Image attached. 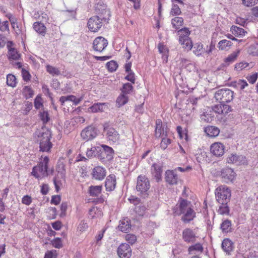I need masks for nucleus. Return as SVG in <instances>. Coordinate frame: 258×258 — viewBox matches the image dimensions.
<instances>
[{"instance_id": "19", "label": "nucleus", "mask_w": 258, "mask_h": 258, "mask_svg": "<svg viewBox=\"0 0 258 258\" xmlns=\"http://www.w3.org/2000/svg\"><path fill=\"white\" fill-rule=\"evenodd\" d=\"M212 109L216 113L225 115L231 111V107L225 103H220L214 106Z\"/></svg>"}, {"instance_id": "33", "label": "nucleus", "mask_w": 258, "mask_h": 258, "mask_svg": "<svg viewBox=\"0 0 258 258\" xmlns=\"http://www.w3.org/2000/svg\"><path fill=\"white\" fill-rule=\"evenodd\" d=\"M8 57L9 60H19L21 57V54L16 48L9 50L8 52Z\"/></svg>"}, {"instance_id": "12", "label": "nucleus", "mask_w": 258, "mask_h": 258, "mask_svg": "<svg viewBox=\"0 0 258 258\" xmlns=\"http://www.w3.org/2000/svg\"><path fill=\"white\" fill-rule=\"evenodd\" d=\"M155 136L156 138L167 137L168 129L166 125L162 124L161 119H157L156 121Z\"/></svg>"}, {"instance_id": "17", "label": "nucleus", "mask_w": 258, "mask_h": 258, "mask_svg": "<svg viewBox=\"0 0 258 258\" xmlns=\"http://www.w3.org/2000/svg\"><path fill=\"white\" fill-rule=\"evenodd\" d=\"M221 176L225 182H228L234 179L236 174L232 169L226 167L221 170Z\"/></svg>"}, {"instance_id": "50", "label": "nucleus", "mask_w": 258, "mask_h": 258, "mask_svg": "<svg viewBox=\"0 0 258 258\" xmlns=\"http://www.w3.org/2000/svg\"><path fill=\"white\" fill-rule=\"evenodd\" d=\"M25 97L28 99L32 97L33 96V91L29 86H25L23 89Z\"/></svg>"}, {"instance_id": "64", "label": "nucleus", "mask_w": 258, "mask_h": 258, "mask_svg": "<svg viewBox=\"0 0 258 258\" xmlns=\"http://www.w3.org/2000/svg\"><path fill=\"white\" fill-rule=\"evenodd\" d=\"M128 200L130 201V202L134 205L136 206H139L140 203V200L138 198L134 197H131L128 199Z\"/></svg>"}, {"instance_id": "59", "label": "nucleus", "mask_w": 258, "mask_h": 258, "mask_svg": "<svg viewBox=\"0 0 258 258\" xmlns=\"http://www.w3.org/2000/svg\"><path fill=\"white\" fill-rule=\"evenodd\" d=\"M22 75L23 79L25 81H28L30 80L31 75L29 73L24 69H22Z\"/></svg>"}, {"instance_id": "43", "label": "nucleus", "mask_w": 258, "mask_h": 258, "mask_svg": "<svg viewBox=\"0 0 258 258\" xmlns=\"http://www.w3.org/2000/svg\"><path fill=\"white\" fill-rule=\"evenodd\" d=\"M46 71L48 73L53 76H58L60 75V71L58 70V68L50 65H47L46 66Z\"/></svg>"}, {"instance_id": "1", "label": "nucleus", "mask_w": 258, "mask_h": 258, "mask_svg": "<svg viewBox=\"0 0 258 258\" xmlns=\"http://www.w3.org/2000/svg\"><path fill=\"white\" fill-rule=\"evenodd\" d=\"M175 216L182 215L181 220L185 223H188L196 217V213L192 208L190 202L181 199L173 208Z\"/></svg>"}, {"instance_id": "8", "label": "nucleus", "mask_w": 258, "mask_h": 258, "mask_svg": "<svg viewBox=\"0 0 258 258\" xmlns=\"http://www.w3.org/2000/svg\"><path fill=\"white\" fill-rule=\"evenodd\" d=\"M102 20L98 16H94L89 19L87 23V27L89 30L93 32H97L102 26Z\"/></svg>"}, {"instance_id": "20", "label": "nucleus", "mask_w": 258, "mask_h": 258, "mask_svg": "<svg viewBox=\"0 0 258 258\" xmlns=\"http://www.w3.org/2000/svg\"><path fill=\"white\" fill-rule=\"evenodd\" d=\"M106 170L101 166H97L93 168L92 172L93 178L98 180H103L106 176Z\"/></svg>"}, {"instance_id": "60", "label": "nucleus", "mask_w": 258, "mask_h": 258, "mask_svg": "<svg viewBox=\"0 0 258 258\" xmlns=\"http://www.w3.org/2000/svg\"><path fill=\"white\" fill-rule=\"evenodd\" d=\"M68 205L66 203H62L60 206V216L63 217L66 216V211L67 210Z\"/></svg>"}, {"instance_id": "29", "label": "nucleus", "mask_w": 258, "mask_h": 258, "mask_svg": "<svg viewBox=\"0 0 258 258\" xmlns=\"http://www.w3.org/2000/svg\"><path fill=\"white\" fill-rule=\"evenodd\" d=\"M102 186L101 185L93 186L89 187V192L91 196L98 197L101 194Z\"/></svg>"}, {"instance_id": "10", "label": "nucleus", "mask_w": 258, "mask_h": 258, "mask_svg": "<svg viewBox=\"0 0 258 258\" xmlns=\"http://www.w3.org/2000/svg\"><path fill=\"white\" fill-rule=\"evenodd\" d=\"M96 11L101 20L107 23L108 22L111 14L109 10L107 8L105 5H98L96 7Z\"/></svg>"}, {"instance_id": "37", "label": "nucleus", "mask_w": 258, "mask_h": 258, "mask_svg": "<svg viewBox=\"0 0 258 258\" xmlns=\"http://www.w3.org/2000/svg\"><path fill=\"white\" fill-rule=\"evenodd\" d=\"M133 87L131 83H127L123 85L121 93L125 96H128L133 91Z\"/></svg>"}, {"instance_id": "3", "label": "nucleus", "mask_w": 258, "mask_h": 258, "mask_svg": "<svg viewBox=\"0 0 258 258\" xmlns=\"http://www.w3.org/2000/svg\"><path fill=\"white\" fill-rule=\"evenodd\" d=\"M103 131L105 138L108 141L115 143L119 141L120 135L109 122H105L103 125Z\"/></svg>"}, {"instance_id": "49", "label": "nucleus", "mask_w": 258, "mask_h": 258, "mask_svg": "<svg viewBox=\"0 0 258 258\" xmlns=\"http://www.w3.org/2000/svg\"><path fill=\"white\" fill-rule=\"evenodd\" d=\"M245 157L243 155L237 156L236 154H232L229 157L228 161H244Z\"/></svg>"}, {"instance_id": "22", "label": "nucleus", "mask_w": 258, "mask_h": 258, "mask_svg": "<svg viewBox=\"0 0 258 258\" xmlns=\"http://www.w3.org/2000/svg\"><path fill=\"white\" fill-rule=\"evenodd\" d=\"M116 181L115 176L113 174H111L108 176L105 182V186L107 191L113 190L116 186Z\"/></svg>"}, {"instance_id": "31", "label": "nucleus", "mask_w": 258, "mask_h": 258, "mask_svg": "<svg viewBox=\"0 0 258 258\" xmlns=\"http://www.w3.org/2000/svg\"><path fill=\"white\" fill-rule=\"evenodd\" d=\"M128 101V96H125L124 94L121 93L116 98V106L118 107H120L126 104Z\"/></svg>"}, {"instance_id": "25", "label": "nucleus", "mask_w": 258, "mask_h": 258, "mask_svg": "<svg viewBox=\"0 0 258 258\" xmlns=\"http://www.w3.org/2000/svg\"><path fill=\"white\" fill-rule=\"evenodd\" d=\"M33 27L34 30L42 36H44L46 32V27L44 24L40 22H36L34 23Z\"/></svg>"}, {"instance_id": "54", "label": "nucleus", "mask_w": 258, "mask_h": 258, "mask_svg": "<svg viewBox=\"0 0 258 258\" xmlns=\"http://www.w3.org/2000/svg\"><path fill=\"white\" fill-rule=\"evenodd\" d=\"M34 106L36 109H40L43 106V103L42 102V98L41 97L37 96L34 100Z\"/></svg>"}, {"instance_id": "55", "label": "nucleus", "mask_w": 258, "mask_h": 258, "mask_svg": "<svg viewBox=\"0 0 258 258\" xmlns=\"http://www.w3.org/2000/svg\"><path fill=\"white\" fill-rule=\"evenodd\" d=\"M170 143L171 140L170 139L166 138V137H163L161 142V147L163 149H165L167 147L168 145Z\"/></svg>"}, {"instance_id": "35", "label": "nucleus", "mask_w": 258, "mask_h": 258, "mask_svg": "<svg viewBox=\"0 0 258 258\" xmlns=\"http://www.w3.org/2000/svg\"><path fill=\"white\" fill-rule=\"evenodd\" d=\"M232 42L230 40L223 39L218 43V47L221 50H227L232 45Z\"/></svg>"}, {"instance_id": "21", "label": "nucleus", "mask_w": 258, "mask_h": 258, "mask_svg": "<svg viewBox=\"0 0 258 258\" xmlns=\"http://www.w3.org/2000/svg\"><path fill=\"white\" fill-rule=\"evenodd\" d=\"M211 152L216 157L222 156L224 153V146L221 143H215L211 146Z\"/></svg>"}, {"instance_id": "56", "label": "nucleus", "mask_w": 258, "mask_h": 258, "mask_svg": "<svg viewBox=\"0 0 258 258\" xmlns=\"http://www.w3.org/2000/svg\"><path fill=\"white\" fill-rule=\"evenodd\" d=\"M237 88H239L240 90L244 89L246 86H248V84L246 81L244 80H239L236 81Z\"/></svg>"}, {"instance_id": "36", "label": "nucleus", "mask_w": 258, "mask_h": 258, "mask_svg": "<svg viewBox=\"0 0 258 258\" xmlns=\"http://www.w3.org/2000/svg\"><path fill=\"white\" fill-rule=\"evenodd\" d=\"M183 23V19L181 17H175L172 19L171 24L173 28L178 29Z\"/></svg>"}, {"instance_id": "27", "label": "nucleus", "mask_w": 258, "mask_h": 258, "mask_svg": "<svg viewBox=\"0 0 258 258\" xmlns=\"http://www.w3.org/2000/svg\"><path fill=\"white\" fill-rule=\"evenodd\" d=\"M131 228L130 222L127 219H123L120 221V224L118 225V229L122 232L127 233L130 231Z\"/></svg>"}, {"instance_id": "48", "label": "nucleus", "mask_w": 258, "mask_h": 258, "mask_svg": "<svg viewBox=\"0 0 258 258\" xmlns=\"http://www.w3.org/2000/svg\"><path fill=\"white\" fill-rule=\"evenodd\" d=\"M0 31L2 32H7L9 33V23L8 21L2 22L1 19H0Z\"/></svg>"}, {"instance_id": "34", "label": "nucleus", "mask_w": 258, "mask_h": 258, "mask_svg": "<svg viewBox=\"0 0 258 258\" xmlns=\"http://www.w3.org/2000/svg\"><path fill=\"white\" fill-rule=\"evenodd\" d=\"M106 106V104L104 103H97L94 104L92 106L89 108L90 111L92 112H97L98 111H103L104 107Z\"/></svg>"}, {"instance_id": "38", "label": "nucleus", "mask_w": 258, "mask_h": 258, "mask_svg": "<svg viewBox=\"0 0 258 258\" xmlns=\"http://www.w3.org/2000/svg\"><path fill=\"white\" fill-rule=\"evenodd\" d=\"M203 247L200 243H197L195 245L190 246L188 248V252L189 254H192L193 251H197L202 252L203 251Z\"/></svg>"}, {"instance_id": "42", "label": "nucleus", "mask_w": 258, "mask_h": 258, "mask_svg": "<svg viewBox=\"0 0 258 258\" xmlns=\"http://www.w3.org/2000/svg\"><path fill=\"white\" fill-rule=\"evenodd\" d=\"M99 147H92L90 149H88L86 152V156L88 159H92L93 157H95L98 152Z\"/></svg>"}, {"instance_id": "26", "label": "nucleus", "mask_w": 258, "mask_h": 258, "mask_svg": "<svg viewBox=\"0 0 258 258\" xmlns=\"http://www.w3.org/2000/svg\"><path fill=\"white\" fill-rule=\"evenodd\" d=\"M205 132L210 137H216L220 133L219 129L214 126H209L205 128Z\"/></svg>"}, {"instance_id": "7", "label": "nucleus", "mask_w": 258, "mask_h": 258, "mask_svg": "<svg viewBox=\"0 0 258 258\" xmlns=\"http://www.w3.org/2000/svg\"><path fill=\"white\" fill-rule=\"evenodd\" d=\"M150 187V183L148 178L143 175H139L137 178L136 189L141 195L146 196Z\"/></svg>"}, {"instance_id": "23", "label": "nucleus", "mask_w": 258, "mask_h": 258, "mask_svg": "<svg viewBox=\"0 0 258 258\" xmlns=\"http://www.w3.org/2000/svg\"><path fill=\"white\" fill-rule=\"evenodd\" d=\"M101 147L103 150L101 154L106 155V160H111L113 159L114 155L113 149L111 147L106 145H102Z\"/></svg>"}, {"instance_id": "58", "label": "nucleus", "mask_w": 258, "mask_h": 258, "mask_svg": "<svg viewBox=\"0 0 258 258\" xmlns=\"http://www.w3.org/2000/svg\"><path fill=\"white\" fill-rule=\"evenodd\" d=\"M258 77V74L257 73L253 74L251 75L248 76L246 77V79H247L248 81L250 84H254L257 80Z\"/></svg>"}, {"instance_id": "4", "label": "nucleus", "mask_w": 258, "mask_h": 258, "mask_svg": "<svg viewBox=\"0 0 258 258\" xmlns=\"http://www.w3.org/2000/svg\"><path fill=\"white\" fill-rule=\"evenodd\" d=\"M234 92L227 88L219 89L215 93V98L221 103H228L233 99Z\"/></svg>"}, {"instance_id": "52", "label": "nucleus", "mask_w": 258, "mask_h": 258, "mask_svg": "<svg viewBox=\"0 0 258 258\" xmlns=\"http://www.w3.org/2000/svg\"><path fill=\"white\" fill-rule=\"evenodd\" d=\"M170 13L172 15H179L181 14L180 9L177 4L175 3L172 4Z\"/></svg>"}, {"instance_id": "5", "label": "nucleus", "mask_w": 258, "mask_h": 258, "mask_svg": "<svg viewBox=\"0 0 258 258\" xmlns=\"http://www.w3.org/2000/svg\"><path fill=\"white\" fill-rule=\"evenodd\" d=\"M215 195L219 204L227 203L231 197V191L227 186L221 185L216 188Z\"/></svg>"}, {"instance_id": "28", "label": "nucleus", "mask_w": 258, "mask_h": 258, "mask_svg": "<svg viewBox=\"0 0 258 258\" xmlns=\"http://www.w3.org/2000/svg\"><path fill=\"white\" fill-rule=\"evenodd\" d=\"M230 31L232 34L236 37H242L247 33L243 28L237 27L236 26H232L231 27Z\"/></svg>"}, {"instance_id": "53", "label": "nucleus", "mask_w": 258, "mask_h": 258, "mask_svg": "<svg viewBox=\"0 0 258 258\" xmlns=\"http://www.w3.org/2000/svg\"><path fill=\"white\" fill-rule=\"evenodd\" d=\"M51 244L53 247L60 248L62 246V241L60 238H56L51 241Z\"/></svg>"}, {"instance_id": "16", "label": "nucleus", "mask_w": 258, "mask_h": 258, "mask_svg": "<svg viewBox=\"0 0 258 258\" xmlns=\"http://www.w3.org/2000/svg\"><path fill=\"white\" fill-rule=\"evenodd\" d=\"M52 147V144L50 142V135L44 134L40 142V150L42 152H48Z\"/></svg>"}, {"instance_id": "41", "label": "nucleus", "mask_w": 258, "mask_h": 258, "mask_svg": "<svg viewBox=\"0 0 258 258\" xmlns=\"http://www.w3.org/2000/svg\"><path fill=\"white\" fill-rule=\"evenodd\" d=\"M7 84L12 87H16L17 81L15 76L12 74L8 75L7 76Z\"/></svg>"}, {"instance_id": "47", "label": "nucleus", "mask_w": 258, "mask_h": 258, "mask_svg": "<svg viewBox=\"0 0 258 258\" xmlns=\"http://www.w3.org/2000/svg\"><path fill=\"white\" fill-rule=\"evenodd\" d=\"M248 52L253 56H258V44L251 45L248 48Z\"/></svg>"}, {"instance_id": "62", "label": "nucleus", "mask_w": 258, "mask_h": 258, "mask_svg": "<svg viewBox=\"0 0 258 258\" xmlns=\"http://www.w3.org/2000/svg\"><path fill=\"white\" fill-rule=\"evenodd\" d=\"M88 228V225L85 221H82L78 227V230L81 232L85 231Z\"/></svg>"}, {"instance_id": "40", "label": "nucleus", "mask_w": 258, "mask_h": 258, "mask_svg": "<svg viewBox=\"0 0 258 258\" xmlns=\"http://www.w3.org/2000/svg\"><path fill=\"white\" fill-rule=\"evenodd\" d=\"M239 52L240 51L238 50L236 51L232 52L225 59V62L226 63H227V64H229V63L234 61L236 57H237Z\"/></svg>"}, {"instance_id": "24", "label": "nucleus", "mask_w": 258, "mask_h": 258, "mask_svg": "<svg viewBox=\"0 0 258 258\" xmlns=\"http://www.w3.org/2000/svg\"><path fill=\"white\" fill-rule=\"evenodd\" d=\"M67 101L73 102L75 105H77L81 101V98H77L74 95L63 96L59 98V101L61 105H64V102Z\"/></svg>"}, {"instance_id": "13", "label": "nucleus", "mask_w": 258, "mask_h": 258, "mask_svg": "<svg viewBox=\"0 0 258 258\" xmlns=\"http://www.w3.org/2000/svg\"><path fill=\"white\" fill-rule=\"evenodd\" d=\"M162 167L163 165L161 162L155 163L152 165L151 172L152 176L157 182L161 181L162 179Z\"/></svg>"}, {"instance_id": "45", "label": "nucleus", "mask_w": 258, "mask_h": 258, "mask_svg": "<svg viewBox=\"0 0 258 258\" xmlns=\"http://www.w3.org/2000/svg\"><path fill=\"white\" fill-rule=\"evenodd\" d=\"M39 117L40 119L43 121V123H47L50 119L48 113L47 111L46 110L40 111Z\"/></svg>"}, {"instance_id": "15", "label": "nucleus", "mask_w": 258, "mask_h": 258, "mask_svg": "<svg viewBox=\"0 0 258 258\" xmlns=\"http://www.w3.org/2000/svg\"><path fill=\"white\" fill-rule=\"evenodd\" d=\"M182 239L185 242L193 243L196 241L197 236L194 231L190 228H185L182 231Z\"/></svg>"}, {"instance_id": "32", "label": "nucleus", "mask_w": 258, "mask_h": 258, "mask_svg": "<svg viewBox=\"0 0 258 258\" xmlns=\"http://www.w3.org/2000/svg\"><path fill=\"white\" fill-rule=\"evenodd\" d=\"M231 221L228 219H225L221 224L220 229L223 232L228 233L231 231Z\"/></svg>"}, {"instance_id": "51", "label": "nucleus", "mask_w": 258, "mask_h": 258, "mask_svg": "<svg viewBox=\"0 0 258 258\" xmlns=\"http://www.w3.org/2000/svg\"><path fill=\"white\" fill-rule=\"evenodd\" d=\"M146 210V207L142 205V204H140L135 208L136 212L140 216H143Z\"/></svg>"}, {"instance_id": "63", "label": "nucleus", "mask_w": 258, "mask_h": 258, "mask_svg": "<svg viewBox=\"0 0 258 258\" xmlns=\"http://www.w3.org/2000/svg\"><path fill=\"white\" fill-rule=\"evenodd\" d=\"M258 0H242V3L246 7H251L254 5Z\"/></svg>"}, {"instance_id": "11", "label": "nucleus", "mask_w": 258, "mask_h": 258, "mask_svg": "<svg viewBox=\"0 0 258 258\" xmlns=\"http://www.w3.org/2000/svg\"><path fill=\"white\" fill-rule=\"evenodd\" d=\"M108 41L102 36L96 37L93 41V47L96 51H102L107 46Z\"/></svg>"}, {"instance_id": "30", "label": "nucleus", "mask_w": 258, "mask_h": 258, "mask_svg": "<svg viewBox=\"0 0 258 258\" xmlns=\"http://www.w3.org/2000/svg\"><path fill=\"white\" fill-rule=\"evenodd\" d=\"M221 246L225 252L229 253L232 250V242L228 238L224 239L222 242Z\"/></svg>"}, {"instance_id": "39", "label": "nucleus", "mask_w": 258, "mask_h": 258, "mask_svg": "<svg viewBox=\"0 0 258 258\" xmlns=\"http://www.w3.org/2000/svg\"><path fill=\"white\" fill-rule=\"evenodd\" d=\"M227 203L220 204L221 205L219 206L218 210H217L218 213L221 215H228L229 213V209L227 205Z\"/></svg>"}, {"instance_id": "18", "label": "nucleus", "mask_w": 258, "mask_h": 258, "mask_svg": "<svg viewBox=\"0 0 258 258\" xmlns=\"http://www.w3.org/2000/svg\"><path fill=\"white\" fill-rule=\"evenodd\" d=\"M165 180L170 185L177 184L179 178L175 170H168L165 172Z\"/></svg>"}, {"instance_id": "2", "label": "nucleus", "mask_w": 258, "mask_h": 258, "mask_svg": "<svg viewBox=\"0 0 258 258\" xmlns=\"http://www.w3.org/2000/svg\"><path fill=\"white\" fill-rule=\"evenodd\" d=\"M49 162H39V164L33 168L31 174L36 178L47 176L53 172V167H49Z\"/></svg>"}, {"instance_id": "46", "label": "nucleus", "mask_w": 258, "mask_h": 258, "mask_svg": "<svg viewBox=\"0 0 258 258\" xmlns=\"http://www.w3.org/2000/svg\"><path fill=\"white\" fill-rule=\"evenodd\" d=\"M106 67L109 72H113L115 71L118 68V64L116 61L111 60L106 63Z\"/></svg>"}, {"instance_id": "6", "label": "nucleus", "mask_w": 258, "mask_h": 258, "mask_svg": "<svg viewBox=\"0 0 258 258\" xmlns=\"http://www.w3.org/2000/svg\"><path fill=\"white\" fill-rule=\"evenodd\" d=\"M179 43L183 45V47L187 50H190L192 48L193 45L189 37L190 31L188 28H182L178 31Z\"/></svg>"}, {"instance_id": "14", "label": "nucleus", "mask_w": 258, "mask_h": 258, "mask_svg": "<svg viewBox=\"0 0 258 258\" xmlns=\"http://www.w3.org/2000/svg\"><path fill=\"white\" fill-rule=\"evenodd\" d=\"M117 254L120 258H130L132 255V249L126 243L121 244L117 248Z\"/></svg>"}, {"instance_id": "44", "label": "nucleus", "mask_w": 258, "mask_h": 258, "mask_svg": "<svg viewBox=\"0 0 258 258\" xmlns=\"http://www.w3.org/2000/svg\"><path fill=\"white\" fill-rule=\"evenodd\" d=\"M203 45L201 43H196L194 46L193 52L197 56H200L203 52Z\"/></svg>"}, {"instance_id": "57", "label": "nucleus", "mask_w": 258, "mask_h": 258, "mask_svg": "<svg viewBox=\"0 0 258 258\" xmlns=\"http://www.w3.org/2000/svg\"><path fill=\"white\" fill-rule=\"evenodd\" d=\"M126 240L130 244H133L137 240L136 236L134 234H126L125 236Z\"/></svg>"}, {"instance_id": "61", "label": "nucleus", "mask_w": 258, "mask_h": 258, "mask_svg": "<svg viewBox=\"0 0 258 258\" xmlns=\"http://www.w3.org/2000/svg\"><path fill=\"white\" fill-rule=\"evenodd\" d=\"M22 203L27 206L30 205L32 203L31 197L28 195L24 196L22 199Z\"/></svg>"}, {"instance_id": "9", "label": "nucleus", "mask_w": 258, "mask_h": 258, "mask_svg": "<svg viewBox=\"0 0 258 258\" xmlns=\"http://www.w3.org/2000/svg\"><path fill=\"white\" fill-rule=\"evenodd\" d=\"M97 135V129L91 125L86 127L81 133V138L86 141L94 139Z\"/></svg>"}]
</instances>
